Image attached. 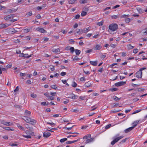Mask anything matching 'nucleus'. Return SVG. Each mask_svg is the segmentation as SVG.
<instances>
[{"label": "nucleus", "mask_w": 147, "mask_h": 147, "mask_svg": "<svg viewBox=\"0 0 147 147\" xmlns=\"http://www.w3.org/2000/svg\"><path fill=\"white\" fill-rule=\"evenodd\" d=\"M118 25L116 24H112L110 25L109 27V33L111 34H114V32L116 30L118 29Z\"/></svg>", "instance_id": "f257e3e1"}, {"label": "nucleus", "mask_w": 147, "mask_h": 147, "mask_svg": "<svg viewBox=\"0 0 147 147\" xmlns=\"http://www.w3.org/2000/svg\"><path fill=\"white\" fill-rule=\"evenodd\" d=\"M23 117L22 119L25 121L27 123H29L30 124L33 125L37 122V121L36 120L31 119V118L27 116H24Z\"/></svg>", "instance_id": "f03ea898"}, {"label": "nucleus", "mask_w": 147, "mask_h": 147, "mask_svg": "<svg viewBox=\"0 0 147 147\" xmlns=\"http://www.w3.org/2000/svg\"><path fill=\"white\" fill-rule=\"evenodd\" d=\"M118 136L119 134H117L114 137V139L111 142V145H113L120 140L123 137V136H122L117 137Z\"/></svg>", "instance_id": "7ed1b4c3"}, {"label": "nucleus", "mask_w": 147, "mask_h": 147, "mask_svg": "<svg viewBox=\"0 0 147 147\" xmlns=\"http://www.w3.org/2000/svg\"><path fill=\"white\" fill-rule=\"evenodd\" d=\"M126 83L125 82H120L115 84L116 86L118 87L125 85Z\"/></svg>", "instance_id": "20e7f679"}, {"label": "nucleus", "mask_w": 147, "mask_h": 147, "mask_svg": "<svg viewBox=\"0 0 147 147\" xmlns=\"http://www.w3.org/2000/svg\"><path fill=\"white\" fill-rule=\"evenodd\" d=\"M90 27H89L88 28H85L83 29H81V32L82 33H86L90 30Z\"/></svg>", "instance_id": "39448f33"}, {"label": "nucleus", "mask_w": 147, "mask_h": 147, "mask_svg": "<svg viewBox=\"0 0 147 147\" xmlns=\"http://www.w3.org/2000/svg\"><path fill=\"white\" fill-rule=\"evenodd\" d=\"M13 14H10L7 15L4 17V19L5 20H8L9 19L12 18L14 17Z\"/></svg>", "instance_id": "423d86ee"}, {"label": "nucleus", "mask_w": 147, "mask_h": 147, "mask_svg": "<svg viewBox=\"0 0 147 147\" xmlns=\"http://www.w3.org/2000/svg\"><path fill=\"white\" fill-rule=\"evenodd\" d=\"M142 72H141L139 71H137L136 74V77L138 78H141L142 77Z\"/></svg>", "instance_id": "0eeeda50"}, {"label": "nucleus", "mask_w": 147, "mask_h": 147, "mask_svg": "<svg viewBox=\"0 0 147 147\" xmlns=\"http://www.w3.org/2000/svg\"><path fill=\"white\" fill-rule=\"evenodd\" d=\"M36 30L42 33H45L46 32V31L42 28L38 27L36 28Z\"/></svg>", "instance_id": "6e6552de"}, {"label": "nucleus", "mask_w": 147, "mask_h": 147, "mask_svg": "<svg viewBox=\"0 0 147 147\" xmlns=\"http://www.w3.org/2000/svg\"><path fill=\"white\" fill-rule=\"evenodd\" d=\"M102 48L101 45H100L97 44L94 47V49L95 50H99Z\"/></svg>", "instance_id": "1a4fd4ad"}, {"label": "nucleus", "mask_w": 147, "mask_h": 147, "mask_svg": "<svg viewBox=\"0 0 147 147\" xmlns=\"http://www.w3.org/2000/svg\"><path fill=\"white\" fill-rule=\"evenodd\" d=\"M51 135V133L47 131H45L43 133V136L44 137L47 138L49 137Z\"/></svg>", "instance_id": "9d476101"}, {"label": "nucleus", "mask_w": 147, "mask_h": 147, "mask_svg": "<svg viewBox=\"0 0 147 147\" xmlns=\"http://www.w3.org/2000/svg\"><path fill=\"white\" fill-rule=\"evenodd\" d=\"M94 140V138H90V139H87L86 140L85 143L86 144L90 143L91 142H93Z\"/></svg>", "instance_id": "9b49d317"}, {"label": "nucleus", "mask_w": 147, "mask_h": 147, "mask_svg": "<svg viewBox=\"0 0 147 147\" xmlns=\"http://www.w3.org/2000/svg\"><path fill=\"white\" fill-rule=\"evenodd\" d=\"M10 25L11 24H1L0 25V27L1 28H5Z\"/></svg>", "instance_id": "f8f14e48"}, {"label": "nucleus", "mask_w": 147, "mask_h": 147, "mask_svg": "<svg viewBox=\"0 0 147 147\" xmlns=\"http://www.w3.org/2000/svg\"><path fill=\"white\" fill-rule=\"evenodd\" d=\"M25 127L30 131H33L34 129L32 127H30L28 124L25 125Z\"/></svg>", "instance_id": "ddd939ff"}, {"label": "nucleus", "mask_w": 147, "mask_h": 147, "mask_svg": "<svg viewBox=\"0 0 147 147\" xmlns=\"http://www.w3.org/2000/svg\"><path fill=\"white\" fill-rule=\"evenodd\" d=\"M140 120H137L134 121L132 125H133L132 127H133V129L138 124Z\"/></svg>", "instance_id": "4468645a"}, {"label": "nucleus", "mask_w": 147, "mask_h": 147, "mask_svg": "<svg viewBox=\"0 0 147 147\" xmlns=\"http://www.w3.org/2000/svg\"><path fill=\"white\" fill-rule=\"evenodd\" d=\"M32 131H33L27 130L25 132L28 135L33 136L34 135V132H33Z\"/></svg>", "instance_id": "2eb2a0df"}, {"label": "nucleus", "mask_w": 147, "mask_h": 147, "mask_svg": "<svg viewBox=\"0 0 147 147\" xmlns=\"http://www.w3.org/2000/svg\"><path fill=\"white\" fill-rule=\"evenodd\" d=\"M133 129V127H130L127 129L124 130V132L125 133H127Z\"/></svg>", "instance_id": "dca6fc26"}, {"label": "nucleus", "mask_w": 147, "mask_h": 147, "mask_svg": "<svg viewBox=\"0 0 147 147\" xmlns=\"http://www.w3.org/2000/svg\"><path fill=\"white\" fill-rule=\"evenodd\" d=\"M31 114V112L26 110L24 113V115L28 116H30Z\"/></svg>", "instance_id": "f3484780"}, {"label": "nucleus", "mask_w": 147, "mask_h": 147, "mask_svg": "<svg viewBox=\"0 0 147 147\" xmlns=\"http://www.w3.org/2000/svg\"><path fill=\"white\" fill-rule=\"evenodd\" d=\"M10 30L11 33L12 34H13L18 32V31L17 30L13 28H11Z\"/></svg>", "instance_id": "a211bd4d"}, {"label": "nucleus", "mask_w": 147, "mask_h": 147, "mask_svg": "<svg viewBox=\"0 0 147 147\" xmlns=\"http://www.w3.org/2000/svg\"><path fill=\"white\" fill-rule=\"evenodd\" d=\"M17 10V9H9L8 10L7 12L11 13H13L14 12H15Z\"/></svg>", "instance_id": "6ab92c4d"}, {"label": "nucleus", "mask_w": 147, "mask_h": 147, "mask_svg": "<svg viewBox=\"0 0 147 147\" xmlns=\"http://www.w3.org/2000/svg\"><path fill=\"white\" fill-rule=\"evenodd\" d=\"M80 140V139H78L77 140H74L73 141H67L66 142V143L67 144H70L72 143H74L75 142H77V141H78V140Z\"/></svg>", "instance_id": "aec40b11"}, {"label": "nucleus", "mask_w": 147, "mask_h": 147, "mask_svg": "<svg viewBox=\"0 0 147 147\" xmlns=\"http://www.w3.org/2000/svg\"><path fill=\"white\" fill-rule=\"evenodd\" d=\"M91 136L90 134H88L84 136L83 138L84 139H86L88 138H91Z\"/></svg>", "instance_id": "412c9836"}, {"label": "nucleus", "mask_w": 147, "mask_h": 147, "mask_svg": "<svg viewBox=\"0 0 147 147\" xmlns=\"http://www.w3.org/2000/svg\"><path fill=\"white\" fill-rule=\"evenodd\" d=\"M90 63L93 65L94 66H96L97 64V61H90Z\"/></svg>", "instance_id": "4be33fe9"}, {"label": "nucleus", "mask_w": 147, "mask_h": 147, "mask_svg": "<svg viewBox=\"0 0 147 147\" xmlns=\"http://www.w3.org/2000/svg\"><path fill=\"white\" fill-rule=\"evenodd\" d=\"M91 84L90 82H87L86 83L85 85V86L87 88L91 86Z\"/></svg>", "instance_id": "5701e85b"}, {"label": "nucleus", "mask_w": 147, "mask_h": 147, "mask_svg": "<svg viewBox=\"0 0 147 147\" xmlns=\"http://www.w3.org/2000/svg\"><path fill=\"white\" fill-rule=\"evenodd\" d=\"M88 0H80L79 2L81 4L87 3Z\"/></svg>", "instance_id": "b1692460"}, {"label": "nucleus", "mask_w": 147, "mask_h": 147, "mask_svg": "<svg viewBox=\"0 0 147 147\" xmlns=\"http://www.w3.org/2000/svg\"><path fill=\"white\" fill-rule=\"evenodd\" d=\"M104 22V21L102 20L101 22L97 23V25L99 26H102L103 25Z\"/></svg>", "instance_id": "393cba45"}, {"label": "nucleus", "mask_w": 147, "mask_h": 147, "mask_svg": "<svg viewBox=\"0 0 147 147\" xmlns=\"http://www.w3.org/2000/svg\"><path fill=\"white\" fill-rule=\"evenodd\" d=\"M17 125L18 127H19V128L20 129L22 130L23 131L25 130L24 128V127H23L22 126H21L20 124H17Z\"/></svg>", "instance_id": "a878e982"}, {"label": "nucleus", "mask_w": 147, "mask_h": 147, "mask_svg": "<svg viewBox=\"0 0 147 147\" xmlns=\"http://www.w3.org/2000/svg\"><path fill=\"white\" fill-rule=\"evenodd\" d=\"M75 51L77 55H78L80 54L81 52L80 50L78 49H76Z\"/></svg>", "instance_id": "bb28decb"}, {"label": "nucleus", "mask_w": 147, "mask_h": 147, "mask_svg": "<svg viewBox=\"0 0 147 147\" xmlns=\"http://www.w3.org/2000/svg\"><path fill=\"white\" fill-rule=\"evenodd\" d=\"M10 123L9 122H4L3 123V124L7 126H10L12 125V123H11V124H10Z\"/></svg>", "instance_id": "cd10ccee"}, {"label": "nucleus", "mask_w": 147, "mask_h": 147, "mask_svg": "<svg viewBox=\"0 0 147 147\" xmlns=\"http://www.w3.org/2000/svg\"><path fill=\"white\" fill-rule=\"evenodd\" d=\"M30 30V28H28L25 29L23 30V31L24 33H27L29 32Z\"/></svg>", "instance_id": "c85d7f7f"}, {"label": "nucleus", "mask_w": 147, "mask_h": 147, "mask_svg": "<svg viewBox=\"0 0 147 147\" xmlns=\"http://www.w3.org/2000/svg\"><path fill=\"white\" fill-rule=\"evenodd\" d=\"M32 15V11H30L29 12L27 13L26 15L27 16H30Z\"/></svg>", "instance_id": "c756f323"}, {"label": "nucleus", "mask_w": 147, "mask_h": 147, "mask_svg": "<svg viewBox=\"0 0 147 147\" xmlns=\"http://www.w3.org/2000/svg\"><path fill=\"white\" fill-rule=\"evenodd\" d=\"M113 99L115 101H117L119 100L120 98H119L116 96H114L113 97Z\"/></svg>", "instance_id": "7c9ffc66"}, {"label": "nucleus", "mask_w": 147, "mask_h": 147, "mask_svg": "<svg viewBox=\"0 0 147 147\" xmlns=\"http://www.w3.org/2000/svg\"><path fill=\"white\" fill-rule=\"evenodd\" d=\"M76 1V0H70L68 1L69 4H74Z\"/></svg>", "instance_id": "2f4dec72"}, {"label": "nucleus", "mask_w": 147, "mask_h": 147, "mask_svg": "<svg viewBox=\"0 0 147 147\" xmlns=\"http://www.w3.org/2000/svg\"><path fill=\"white\" fill-rule=\"evenodd\" d=\"M87 12L84 11H83L81 13V15L82 16H84L86 15Z\"/></svg>", "instance_id": "473e14b6"}, {"label": "nucleus", "mask_w": 147, "mask_h": 147, "mask_svg": "<svg viewBox=\"0 0 147 147\" xmlns=\"http://www.w3.org/2000/svg\"><path fill=\"white\" fill-rule=\"evenodd\" d=\"M129 16V15H123L121 16V18H127Z\"/></svg>", "instance_id": "72a5a7b5"}, {"label": "nucleus", "mask_w": 147, "mask_h": 147, "mask_svg": "<svg viewBox=\"0 0 147 147\" xmlns=\"http://www.w3.org/2000/svg\"><path fill=\"white\" fill-rule=\"evenodd\" d=\"M138 11L140 13H142L143 12V10L140 8H138L137 9Z\"/></svg>", "instance_id": "f704fd0d"}, {"label": "nucleus", "mask_w": 147, "mask_h": 147, "mask_svg": "<svg viewBox=\"0 0 147 147\" xmlns=\"http://www.w3.org/2000/svg\"><path fill=\"white\" fill-rule=\"evenodd\" d=\"M77 31H76V32L78 34H82V32H81V29H78L77 30Z\"/></svg>", "instance_id": "c9c22d12"}, {"label": "nucleus", "mask_w": 147, "mask_h": 147, "mask_svg": "<svg viewBox=\"0 0 147 147\" xmlns=\"http://www.w3.org/2000/svg\"><path fill=\"white\" fill-rule=\"evenodd\" d=\"M128 48L129 49H132L134 48V47L133 46L131 45V44H129L127 45Z\"/></svg>", "instance_id": "e433bc0d"}, {"label": "nucleus", "mask_w": 147, "mask_h": 147, "mask_svg": "<svg viewBox=\"0 0 147 147\" xmlns=\"http://www.w3.org/2000/svg\"><path fill=\"white\" fill-rule=\"evenodd\" d=\"M67 140V139L66 138H64L61 139L60 141L62 143L64 142L65 141H66Z\"/></svg>", "instance_id": "4c0bfd02"}, {"label": "nucleus", "mask_w": 147, "mask_h": 147, "mask_svg": "<svg viewBox=\"0 0 147 147\" xmlns=\"http://www.w3.org/2000/svg\"><path fill=\"white\" fill-rule=\"evenodd\" d=\"M23 137L26 138H31V135H28L27 136L23 135Z\"/></svg>", "instance_id": "58836bf2"}, {"label": "nucleus", "mask_w": 147, "mask_h": 147, "mask_svg": "<svg viewBox=\"0 0 147 147\" xmlns=\"http://www.w3.org/2000/svg\"><path fill=\"white\" fill-rule=\"evenodd\" d=\"M26 55H28V54H24L23 53H20L19 55V57H25Z\"/></svg>", "instance_id": "ea45409f"}, {"label": "nucleus", "mask_w": 147, "mask_h": 147, "mask_svg": "<svg viewBox=\"0 0 147 147\" xmlns=\"http://www.w3.org/2000/svg\"><path fill=\"white\" fill-rule=\"evenodd\" d=\"M80 59L77 56H76L73 59V60L74 61H77L78 60H79Z\"/></svg>", "instance_id": "a19ab883"}, {"label": "nucleus", "mask_w": 147, "mask_h": 147, "mask_svg": "<svg viewBox=\"0 0 147 147\" xmlns=\"http://www.w3.org/2000/svg\"><path fill=\"white\" fill-rule=\"evenodd\" d=\"M69 50H70V51L72 53H73L74 51H75V49L74 47H71L70 48Z\"/></svg>", "instance_id": "79ce46f5"}, {"label": "nucleus", "mask_w": 147, "mask_h": 147, "mask_svg": "<svg viewBox=\"0 0 147 147\" xmlns=\"http://www.w3.org/2000/svg\"><path fill=\"white\" fill-rule=\"evenodd\" d=\"M128 138H126L125 139H123V140L120 142V144H121V143H124V142H125L127 140H128Z\"/></svg>", "instance_id": "37998d69"}, {"label": "nucleus", "mask_w": 147, "mask_h": 147, "mask_svg": "<svg viewBox=\"0 0 147 147\" xmlns=\"http://www.w3.org/2000/svg\"><path fill=\"white\" fill-rule=\"evenodd\" d=\"M111 124H109L108 125H106L105 127V129H107L109 128L111 126Z\"/></svg>", "instance_id": "c03bdc74"}, {"label": "nucleus", "mask_w": 147, "mask_h": 147, "mask_svg": "<svg viewBox=\"0 0 147 147\" xmlns=\"http://www.w3.org/2000/svg\"><path fill=\"white\" fill-rule=\"evenodd\" d=\"M141 111V109H140V110H139L135 111L132 113V114H135L137 113H138V112H140Z\"/></svg>", "instance_id": "a18cd8bd"}, {"label": "nucleus", "mask_w": 147, "mask_h": 147, "mask_svg": "<svg viewBox=\"0 0 147 147\" xmlns=\"http://www.w3.org/2000/svg\"><path fill=\"white\" fill-rule=\"evenodd\" d=\"M125 21L126 22L128 23L130 21V19L129 18H127L125 19Z\"/></svg>", "instance_id": "49530a36"}, {"label": "nucleus", "mask_w": 147, "mask_h": 147, "mask_svg": "<svg viewBox=\"0 0 147 147\" xmlns=\"http://www.w3.org/2000/svg\"><path fill=\"white\" fill-rule=\"evenodd\" d=\"M31 96L33 98H35L37 97L36 95L35 94H34V93L31 94Z\"/></svg>", "instance_id": "de8ad7c7"}, {"label": "nucleus", "mask_w": 147, "mask_h": 147, "mask_svg": "<svg viewBox=\"0 0 147 147\" xmlns=\"http://www.w3.org/2000/svg\"><path fill=\"white\" fill-rule=\"evenodd\" d=\"M138 49H134L133 52L134 53H136L138 52Z\"/></svg>", "instance_id": "09e8293b"}, {"label": "nucleus", "mask_w": 147, "mask_h": 147, "mask_svg": "<svg viewBox=\"0 0 147 147\" xmlns=\"http://www.w3.org/2000/svg\"><path fill=\"white\" fill-rule=\"evenodd\" d=\"M53 51L55 53H58L60 52V49L59 48L55 49Z\"/></svg>", "instance_id": "8fccbe9b"}, {"label": "nucleus", "mask_w": 147, "mask_h": 147, "mask_svg": "<svg viewBox=\"0 0 147 147\" xmlns=\"http://www.w3.org/2000/svg\"><path fill=\"white\" fill-rule=\"evenodd\" d=\"M80 80L81 81H84L85 80V79L84 77H81L80 78Z\"/></svg>", "instance_id": "3c124183"}, {"label": "nucleus", "mask_w": 147, "mask_h": 147, "mask_svg": "<svg viewBox=\"0 0 147 147\" xmlns=\"http://www.w3.org/2000/svg\"><path fill=\"white\" fill-rule=\"evenodd\" d=\"M41 104V105H48V103L46 104V103L45 102H42Z\"/></svg>", "instance_id": "603ef678"}, {"label": "nucleus", "mask_w": 147, "mask_h": 147, "mask_svg": "<svg viewBox=\"0 0 147 147\" xmlns=\"http://www.w3.org/2000/svg\"><path fill=\"white\" fill-rule=\"evenodd\" d=\"M48 99L50 100H53L54 99V98L51 96H49L48 97Z\"/></svg>", "instance_id": "864d4df0"}, {"label": "nucleus", "mask_w": 147, "mask_h": 147, "mask_svg": "<svg viewBox=\"0 0 147 147\" xmlns=\"http://www.w3.org/2000/svg\"><path fill=\"white\" fill-rule=\"evenodd\" d=\"M70 98H72L73 99H75V96L74 94H71V96L69 97Z\"/></svg>", "instance_id": "5fc2aeb1"}, {"label": "nucleus", "mask_w": 147, "mask_h": 147, "mask_svg": "<svg viewBox=\"0 0 147 147\" xmlns=\"http://www.w3.org/2000/svg\"><path fill=\"white\" fill-rule=\"evenodd\" d=\"M18 20V19H14V18H13L11 20H10V22H13L16 21H17Z\"/></svg>", "instance_id": "6e6d98bb"}, {"label": "nucleus", "mask_w": 147, "mask_h": 147, "mask_svg": "<svg viewBox=\"0 0 147 147\" xmlns=\"http://www.w3.org/2000/svg\"><path fill=\"white\" fill-rule=\"evenodd\" d=\"M77 86V84L75 82H74L73 84L72 85V86L73 87H76Z\"/></svg>", "instance_id": "4d7b16f0"}, {"label": "nucleus", "mask_w": 147, "mask_h": 147, "mask_svg": "<svg viewBox=\"0 0 147 147\" xmlns=\"http://www.w3.org/2000/svg\"><path fill=\"white\" fill-rule=\"evenodd\" d=\"M139 92L144 91V89L143 88H138L137 90Z\"/></svg>", "instance_id": "13d9d810"}, {"label": "nucleus", "mask_w": 147, "mask_h": 147, "mask_svg": "<svg viewBox=\"0 0 147 147\" xmlns=\"http://www.w3.org/2000/svg\"><path fill=\"white\" fill-rule=\"evenodd\" d=\"M5 129L7 130L13 131L14 130L13 129H10L9 127H5Z\"/></svg>", "instance_id": "bf43d9fd"}, {"label": "nucleus", "mask_w": 147, "mask_h": 147, "mask_svg": "<svg viewBox=\"0 0 147 147\" xmlns=\"http://www.w3.org/2000/svg\"><path fill=\"white\" fill-rule=\"evenodd\" d=\"M111 47L113 48H114L115 47L116 45L115 44H111L110 45Z\"/></svg>", "instance_id": "052dcab7"}, {"label": "nucleus", "mask_w": 147, "mask_h": 147, "mask_svg": "<svg viewBox=\"0 0 147 147\" xmlns=\"http://www.w3.org/2000/svg\"><path fill=\"white\" fill-rule=\"evenodd\" d=\"M66 74V73L65 72H62L61 73V75L62 76H63Z\"/></svg>", "instance_id": "680f3d73"}, {"label": "nucleus", "mask_w": 147, "mask_h": 147, "mask_svg": "<svg viewBox=\"0 0 147 147\" xmlns=\"http://www.w3.org/2000/svg\"><path fill=\"white\" fill-rule=\"evenodd\" d=\"M92 51V49H90L88 50H87L86 51V53H91Z\"/></svg>", "instance_id": "e2e57ef3"}, {"label": "nucleus", "mask_w": 147, "mask_h": 147, "mask_svg": "<svg viewBox=\"0 0 147 147\" xmlns=\"http://www.w3.org/2000/svg\"><path fill=\"white\" fill-rule=\"evenodd\" d=\"M117 15H113L112 16V18L113 19H115L117 18Z\"/></svg>", "instance_id": "0e129e2a"}, {"label": "nucleus", "mask_w": 147, "mask_h": 147, "mask_svg": "<svg viewBox=\"0 0 147 147\" xmlns=\"http://www.w3.org/2000/svg\"><path fill=\"white\" fill-rule=\"evenodd\" d=\"M26 75V73H20V76L21 77L23 76L24 75Z\"/></svg>", "instance_id": "69168bd1"}, {"label": "nucleus", "mask_w": 147, "mask_h": 147, "mask_svg": "<svg viewBox=\"0 0 147 147\" xmlns=\"http://www.w3.org/2000/svg\"><path fill=\"white\" fill-rule=\"evenodd\" d=\"M51 88L54 89H56L57 88V87L55 85H53L51 86Z\"/></svg>", "instance_id": "338daca9"}, {"label": "nucleus", "mask_w": 147, "mask_h": 147, "mask_svg": "<svg viewBox=\"0 0 147 147\" xmlns=\"http://www.w3.org/2000/svg\"><path fill=\"white\" fill-rule=\"evenodd\" d=\"M43 40L45 41H47L49 40V38H44Z\"/></svg>", "instance_id": "774afa93"}]
</instances>
